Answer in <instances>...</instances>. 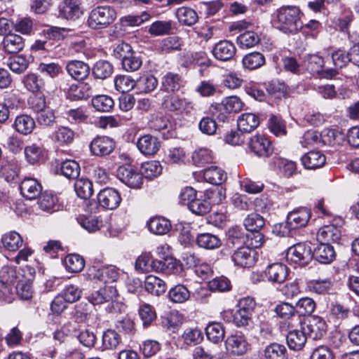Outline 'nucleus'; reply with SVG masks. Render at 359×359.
Instances as JSON below:
<instances>
[{
  "label": "nucleus",
  "mask_w": 359,
  "mask_h": 359,
  "mask_svg": "<svg viewBox=\"0 0 359 359\" xmlns=\"http://www.w3.org/2000/svg\"><path fill=\"white\" fill-rule=\"evenodd\" d=\"M248 147L252 152L259 157H273L275 154L271 142L263 135L252 136L248 142Z\"/></svg>",
  "instance_id": "obj_10"
},
{
  "label": "nucleus",
  "mask_w": 359,
  "mask_h": 359,
  "mask_svg": "<svg viewBox=\"0 0 359 359\" xmlns=\"http://www.w3.org/2000/svg\"><path fill=\"white\" fill-rule=\"evenodd\" d=\"M302 163L306 169H316L323 166L326 162L325 156L319 151H311L301 158Z\"/></svg>",
  "instance_id": "obj_27"
},
{
  "label": "nucleus",
  "mask_w": 359,
  "mask_h": 359,
  "mask_svg": "<svg viewBox=\"0 0 359 359\" xmlns=\"http://www.w3.org/2000/svg\"><path fill=\"white\" fill-rule=\"evenodd\" d=\"M203 177L206 182L219 185L226 181L227 176L222 168L217 166H210L204 170Z\"/></svg>",
  "instance_id": "obj_37"
},
{
  "label": "nucleus",
  "mask_w": 359,
  "mask_h": 359,
  "mask_svg": "<svg viewBox=\"0 0 359 359\" xmlns=\"http://www.w3.org/2000/svg\"><path fill=\"white\" fill-rule=\"evenodd\" d=\"M118 290L116 285L112 284L105 285L87 297L88 302L93 305H100L107 302L114 304L118 301Z\"/></svg>",
  "instance_id": "obj_8"
},
{
  "label": "nucleus",
  "mask_w": 359,
  "mask_h": 359,
  "mask_svg": "<svg viewBox=\"0 0 359 359\" xmlns=\"http://www.w3.org/2000/svg\"><path fill=\"white\" fill-rule=\"evenodd\" d=\"M237 124L239 130L245 133H249L258 127L259 118L255 114L245 113L238 117Z\"/></svg>",
  "instance_id": "obj_31"
},
{
  "label": "nucleus",
  "mask_w": 359,
  "mask_h": 359,
  "mask_svg": "<svg viewBox=\"0 0 359 359\" xmlns=\"http://www.w3.org/2000/svg\"><path fill=\"white\" fill-rule=\"evenodd\" d=\"M181 270V264L172 257L166 256L156 262V272L170 275L176 274Z\"/></svg>",
  "instance_id": "obj_26"
},
{
  "label": "nucleus",
  "mask_w": 359,
  "mask_h": 359,
  "mask_svg": "<svg viewBox=\"0 0 359 359\" xmlns=\"http://www.w3.org/2000/svg\"><path fill=\"white\" fill-rule=\"evenodd\" d=\"M242 63L245 68L253 70L264 65L265 57L264 55L259 52H252L243 57Z\"/></svg>",
  "instance_id": "obj_48"
},
{
  "label": "nucleus",
  "mask_w": 359,
  "mask_h": 359,
  "mask_svg": "<svg viewBox=\"0 0 359 359\" xmlns=\"http://www.w3.org/2000/svg\"><path fill=\"white\" fill-rule=\"evenodd\" d=\"M68 74L75 80L81 81L86 79L90 74V67L79 60H72L66 65Z\"/></svg>",
  "instance_id": "obj_25"
},
{
  "label": "nucleus",
  "mask_w": 359,
  "mask_h": 359,
  "mask_svg": "<svg viewBox=\"0 0 359 359\" xmlns=\"http://www.w3.org/2000/svg\"><path fill=\"white\" fill-rule=\"evenodd\" d=\"M121 342V335L114 330L109 329L102 335V346L106 349H115Z\"/></svg>",
  "instance_id": "obj_53"
},
{
  "label": "nucleus",
  "mask_w": 359,
  "mask_h": 359,
  "mask_svg": "<svg viewBox=\"0 0 359 359\" xmlns=\"http://www.w3.org/2000/svg\"><path fill=\"white\" fill-rule=\"evenodd\" d=\"M136 144L140 153L146 156L155 155L159 151L161 146L158 138L149 134L140 137Z\"/></svg>",
  "instance_id": "obj_16"
},
{
  "label": "nucleus",
  "mask_w": 359,
  "mask_h": 359,
  "mask_svg": "<svg viewBox=\"0 0 359 359\" xmlns=\"http://www.w3.org/2000/svg\"><path fill=\"white\" fill-rule=\"evenodd\" d=\"M114 86L116 90L126 93L135 88V81L129 76L118 75L114 78Z\"/></svg>",
  "instance_id": "obj_60"
},
{
  "label": "nucleus",
  "mask_w": 359,
  "mask_h": 359,
  "mask_svg": "<svg viewBox=\"0 0 359 359\" xmlns=\"http://www.w3.org/2000/svg\"><path fill=\"white\" fill-rule=\"evenodd\" d=\"M61 173L67 178H76L80 173V166L73 160H66L61 163Z\"/></svg>",
  "instance_id": "obj_63"
},
{
  "label": "nucleus",
  "mask_w": 359,
  "mask_h": 359,
  "mask_svg": "<svg viewBox=\"0 0 359 359\" xmlns=\"http://www.w3.org/2000/svg\"><path fill=\"white\" fill-rule=\"evenodd\" d=\"M311 217V211L306 207H300L290 212L285 224L275 226L274 231L280 236L289 235L290 230L305 227Z\"/></svg>",
  "instance_id": "obj_2"
},
{
  "label": "nucleus",
  "mask_w": 359,
  "mask_h": 359,
  "mask_svg": "<svg viewBox=\"0 0 359 359\" xmlns=\"http://www.w3.org/2000/svg\"><path fill=\"white\" fill-rule=\"evenodd\" d=\"M333 287V283L330 278L310 280L306 283V288L310 292L318 294L329 293Z\"/></svg>",
  "instance_id": "obj_32"
},
{
  "label": "nucleus",
  "mask_w": 359,
  "mask_h": 359,
  "mask_svg": "<svg viewBox=\"0 0 359 359\" xmlns=\"http://www.w3.org/2000/svg\"><path fill=\"white\" fill-rule=\"evenodd\" d=\"M24 153L27 161L31 164H35L39 162L43 156L42 147L36 144L25 147Z\"/></svg>",
  "instance_id": "obj_61"
},
{
  "label": "nucleus",
  "mask_w": 359,
  "mask_h": 359,
  "mask_svg": "<svg viewBox=\"0 0 359 359\" xmlns=\"http://www.w3.org/2000/svg\"><path fill=\"white\" fill-rule=\"evenodd\" d=\"M215 195H218L221 197L222 190L217 188L208 191L206 194L199 191L194 201L189 205V209L193 213L198 215H203L209 212L211 210V203L215 202V201L212 200ZM221 200L222 198H219L218 202L221 201Z\"/></svg>",
  "instance_id": "obj_7"
},
{
  "label": "nucleus",
  "mask_w": 359,
  "mask_h": 359,
  "mask_svg": "<svg viewBox=\"0 0 359 359\" xmlns=\"http://www.w3.org/2000/svg\"><path fill=\"white\" fill-rule=\"evenodd\" d=\"M74 190L81 198H89L93 193V183L88 179H77L74 183Z\"/></svg>",
  "instance_id": "obj_50"
},
{
  "label": "nucleus",
  "mask_w": 359,
  "mask_h": 359,
  "mask_svg": "<svg viewBox=\"0 0 359 359\" xmlns=\"http://www.w3.org/2000/svg\"><path fill=\"white\" fill-rule=\"evenodd\" d=\"M139 316L144 327H148L156 319V313L154 308L149 304H142L138 309Z\"/></svg>",
  "instance_id": "obj_52"
},
{
  "label": "nucleus",
  "mask_w": 359,
  "mask_h": 359,
  "mask_svg": "<svg viewBox=\"0 0 359 359\" xmlns=\"http://www.w3.org/2000/svg\"><path fill=\"white\" fill-rule=\"evenodd\" d=\"M161 106L168 111L186 114L194 108L191 101L173 93H168L163 97Z\"/></svg>",
  "instance_id": "obj_5"
},
{
  "label": "nucleus",
  "mask_w": 359,
  "mask_h": 359,
  "mask_svg": "<svg viewBox=\"0 0 359 359\" xmlns=\"http://www.w3.org/2000/svg\"><path fill=\"white\" fill-rule=\"evenodd\" d=\"M93 107L99 111H109L114 107L113 99L106 95H99L93 97L91 100Z\"/></svg>",
  "instance_id": "obj_55"
},
{
  "label": "nucleus",
  "mask_w": 359,
  "mask_h": 359,
  "mask_svg": "<svg viewBox=\"0 0 359 359\" xmlns=\"http://www.w3.org/2000/svg\"><path fill=\"white\" fill-rule=\"evenodd\" d=\"M269 165L273 170L282 171L287 177L293 175L297 171L295 162L281 158L276 153L270 158Z\"/></svg>",
  "instance_id": "obj_22"
},
{
  "label": "nucleus",
  "mask_w": 359,
  "mask_h": 359,
  "mask_svg": "<svg viewBox=\"0 0 359 359\" xmlns=\"http://www.w3.org/2000/svg\"><path fill=\"white\" fill-rule=\"evenodd\" d=\"M158 81L150 74H144L135 81V88L139 93H147L153 91L157 86Z\"/></svg>",
  "instance_id": "obj_43"
},
{
  "label": "nucleus",
  "mask_w": 359,
  "mask_h": 359,
  "mask_svg": "<svg viewBox=\"0 0 359 359\" xmlns=\"http://www.w3.org/2000/svg\"><path fill=\"white\" fill-rule=\"evenodd\" d=\"M140 172L146 178L157 177L162 172V166L159 161H150L144 162L140 168Z\"/></svg>",
  "instance_id": "obj_51"
},
{
  "label": "nucleus",
  "mask_w": 359,
  "mask_h": 359,
  "mask_svg": "<svg viewBox=\"0 0 359 359\" xmlns=\"http://www.w3.org/2000/svg\"><path fill=\"white\" fill-rule=\"evenodd\" d=\"M168 296L171 302L182 304L189 299L190 292L184 285L178 284L169 290Z\"/></svg>",
  "instance_id": "obj_46"
},
{
  "label": "nucleus",
  "mask_w": 359,
  "mask_h": 359,
  "mask_svg": "<svg viewBox=\"0 0 359 359\" xmlns=\"http://www.w3.org/2000/svg\"><path fill=\"white\" fill-rule=\"evenodd\" d=\"M264 355L265 359H287V351L284 345L272 343L265 348Z\"/></svg>",
  "instance_id": "obj_45"
},
{
  "label": "nucleus",
  "mask_w": 359,
  "mask_h": 359,
  "mask_svg": "<svg viewBox=\"0 0 359 359\" xmlns=\"http://www.w3.org/2000/svg\"><path fill=\"white\" fill-rule=\"evenodd\" d=\"M210 60L204 51L189 52L184 55V63L187 65H196L207 68L210 65Z\"/></svg>",
  "instance_id": "obj_39"
},
{
  "label": "nucleus",
  "mask_w": 359,
  "mask_h": 359,
  "mask_svg": "<svg viewBox=\"0 0 359 359\" xmlns=\"http://www.w3.org/2000/svg\"><path fill=\"white\" fill-rule=\"evenodd\" d=\"M341 236L340 229L333 224L323 226L320 228L317 238L320 242H337Z\"/></svg>",
  "instance_id": "obj_30"
},
{
  "label": "nucleus",
  "mask_w": 359,
  "mask_h": 359,
  "mask_svg": "<svg viewBox=\"0 0 359 359\" xmlns=\"http://www.w3.org/2000/svg\"><path fill=\"white\" fill-rule=\"evenodd\" d=\"M313 257L320 263L327 264L336 258V252L333 246L321 242L312 253Z\"/></svg>",
  "instance_id": "obj_24"
},
{
  "label": "nucleus",
  "mask_w": 359,
  "mask_h": 359,
  "mask_svg": "<svg viewBox=\"0 0 359 359\" xmlns=\"http://www.w3.org/2000/svg\"><path fill=\"white\" fill-rule=\"evenodd\" d=\"M205 334L209 341L214 344H217L223 340L225 330L221 323H212L206 327Z\"/></svg>",
  "instance_id": "obj_47"
},
{
  "label": "nucleus",
  "mask_w": 359,
  "mask_h": 359,
  "mask_svg": "<svg viewBox=\"0 0 359 359\" xmlns=\"http://www.w3.org/2000/svg\"><path fill=\"white\" fill-rule=\"evenodd\" d=\"M35 274L34 268L26 266L17 271L15 284L14 285L15 295H18L22 299H29L32 297L34 290L32 280Z\"/></svg>",
  "instance_id": "obj_3"
},
{
  "label": "nucleus",
  "mask_w": 359,
  "mask_h": 359,
  "mask_svg": "<svg viewBox=\"0 0 359 359\" xmlns=\"http://www.w3.org/2000/svg\"><path fill=\"white\" fill-rule=\"evenodd\" d=\"M145 290L156 296H160L166 290V285L161 278L155 276H148L144 280Z\"/></svg>",
  "instance_id": "obj_35"
},
{
  "label": "nucleus",
  "mask_w": 359,
  "mask_h": 359,
  "mask_svg": "<svg viewBox=\"0 0 359 359\" xmlns=\"http://www.w3.org/2000/svg\"><path fill=\"white\" fill-rule=\"evenodd\" d=\"M117 176L122 182L131 188L139 189L143 184L141 172H137L130 167L120 166L117 170Z\"/></svg>",
  "instance_id": "obj_15"
},
{
  "label": "nucleus",
  "mask_w": 359,
  "mask_h": 359,
  "mask_svg": "<svg viewBox=\"0 0 359 359\" xmlns=\"http://www.w3.org/2000/svg\"><path fill=\"white\" fill-rule=\"evenodd\" d=\"M74 138V132L68 127L60 126L53 134V140L60 145L71 144Z\"/></svg>",
  "instance_id": "obj_49"
},
{
  "label": "nucleus",
  "mask_w": 359,
  "mask_h": 359,
  "mask_svg": "<svg viewBox=\"0 0 359 359\" xmlns=\"http://www.w3.org/2000/svg\"><path fill=\"white\" fill-rule=\"evenodd\" d=\"M306 335L304 330H292L289 331L286 336V341L289 348L294 351L302 350L306 342Z\"/></svg>",
  "instance_id": "obj_29"
},
{
  "label": "nucleus",
  "mask_w": 359,
  "mask_h": 359,
  "mask_svg": "<svg viewBox=\"0 0 359 359\" xmlns=\"http://www.w3.org/2000/svg\"><path fill=\"white\" fill-rule=\"evenodd\" d=\"M304 16L299 8L294 6H283L277 10L276 18L279 22H297Z\"/></svg>",
  "instance_id": "obj_21"
},
{
  "label": "nucleus",
  "mask_w": 359,
  "mask_h": 359,
  "mask_svg": "<svg viewBox=\"0 0 359 359\" xmlns=\"http://www.w3.org/2000/svg\"><path fill=\"white\" fill-rule=\"evenodd\" d=\"M17 271L13 266H4L0 271V299L11 302L15 297L14 285Z\"/></svg>",
  "instance_id": "obj_4"
},
{
  "label": "nucleus",
  "mask_w": 359,
  "mask_h": 359,
  "mask_svg": "<svg viewBox=\"0 0 359 359\" xmlns=\"http://www.w3.org/2000/svg\"><path fill=\"white\" fill-rule=\"evenodd\" d=\"M343 138V135L335 129H325L320 134V141L330 146L339 144Z\"/></svg>",
  "instance_id": "obj_59"
},
{
  "label": "nucleus",
  "mask_w": 359,
  "mask_h": 359,
  "mask_svg": "<svg viewBox=\"0 0 359 359\" xmlns=\"http://www.w3.org/2000/svg\"><path fill=\"white\" fill-rule=\"evenodd\" d=\"M88 278L91 280L103 282L105 285H114L119 278L118 269L114 266H90L87 270Z\"/></svg>",
  "instance_id": "obj_6"
},
{
  "label": "nucleus",
  "mask_w": 359,
  "mask_h": 359,
  "mask_svg": "<svg viewBox=\"0 0 359 359\" xmlns=\"http://www.w3.org/2000/svg\"><path fill=\"white\" fill-rule=\"evenodd\" d=\"M65 264L69 272H80L85 266V262L82 257L76 254L68 255L65 259Z\"/></svg>",
  "instance_id": "obj_57"
},
{
  "label": "nucleus",
  "mask_w": 359,
  "mask_h": 359,
  "mask_svg": "<svg viewBox=\"0 0 359 359\" xmlns=\"http://www.w3.org/2000/svg\"><path fill=\"white\" fill-rule=\"evenodd\" d=\"M231 260L238 267L250 268L255 264L257 260V253L251 248L240 247L233 252Z\"/></svg>",
  "instance_id": "obj_11"
},
{
  "label": "nucleus",
  "mask_w": 359,
  "mask_h": 359,
  "mask_svg": "<svg viewBox=\"0 0 359 359\" xmlns=\"http://www.w3.org/2000/svg\"><path fill=\"white\" fill-rule=\"evenodd\" d=\"M268 126L270 131L277 137L285 135L287 133L285 123L280 117L271 116Z\"/></svg>",
  "instance_id": "obj_64"
},
{
  "label": "nucleus",
  "mask_w": 359,
  "mask_h": 359,
  "mask_svg": "<svg viewBox=\"0 0 359 359\" xmlns=\"http://www.w3.org/2000/svg\"><path fill=\"white\" fill-rule=\"evenodd\" d=\"M148 227L151 232L157 235L167 233L171 229L170 222L163 217H154L148 222Z\"/></svg>",
  "instance_id": "obj_38"
},
{
  "label": "nucleus",
  "mask_w": 359,
  "mask_h": 359,
  "mask_svg": "<svg viewBox=\"0 0 359 359\" xmlns=\"http://www.w3.org/2000/svg\"><path fill=\"white\" fill-rule=\"evenodd\" d=\"M306 334L314 340L321 339L327 332V324L320 316H313L302 327Z\"/></svg>",
  "instance_id": "obj_17"
},
{
  "label": "nucleus",
  "mask_w": 359,
  "mask_h": 359,
  "mask_svg": "<svg viewBox=\"0 0 359 359\" xmlns=\"http://www.w3.org/2000/svg\"><path fill=\"white\" fill-rule=\"evenodd\" d=\"M260 39L257 33L252 31H247L241 34L236 39L237 43L242 48H249L257 45Z\"/></svg>",
  "instance_id": "obj_58"
},
{
  "label": "nucleus",
  "mask_w": 359,
  "mask_h": 359,
  "mask_svg": "<svg viewBox=\"0 0 359 359\" xmlns=\"http://www.w3.org/2000/svg\"><path fill=\"white\" fill-rule=\"evenodd\" d=\"M264 218L259 214L251 213L244 219L243 224L248 231H258L264 226Z\"/></svg>",
  "instance_id": "obj_62"
},
{
  "label": "nucleus",
  "mask_w": 359,
  "mask_h": 359,
  "mask_svg": "<svg viewBox=\"0 0 359 359\" xmlns=\"http://www.w3.org/2000/svg\"><path fill=\"white\" fill-rule=\"evenodd\" d=\"M196 241L199 248L205 250H215L222 245V241L219 237L210 233L198 234Z\"/></svg>",
  "instance_id": "obj_34"
},
{
  "label": "nucleus",
  "mask_w": 359,
  "mask_h": 359,
  "mask_svg": "<svg viewBox=\"0 0 359 359\" xmlns=\"http://www.w3.org/2000/svg\"><path fill=\"white\" fill-rule=\"evenodd\" d=\"M267 280L273 283H282L287 276V267L282 263H273L265 270Z\"/></svg>",
  "instance_id": "obj_23"
},
{
  "label": "nucleus",
  "mask_w": 359,
  "mask_h": 359,
  "mask_svg": "<svg viewBox=\"0 0 359 359\" xmlns=\"http://www.w3.org/2000/svg\"><path fill=\"white\" fill-rule=\"evenodd\" d=\"M56 202V196L45 192L40 197L38 204L41 210L48 213H52L58 209Z\"/></svg>",
  "instance_id": "obj_56"
},
{
  "label": "nucleus",
  "mask_w": 359,
  "mask_h": 359,
  "mask_svg": "<svg viewBox=\"0 0 359 359\" xmlns=\"http://www.w3.org/2000/svg\"><path fill=\"white\" fill-rule=\"evenodd\" d=\"M93 93V86L89 83L72 85L69 91V96L75 100H86L92 95Z\"/></svg>",
  "instance_id": "obj_36"
},
{
  "label": "nucleus",
  "mask_w": 359,
  "mask_h": 359,
  "mask_svg": "<svg viewBox=\"0 0 359 359\" xmlns=\"http://www.w3.org/2000/svg\"><path fill=\"white\" fill-rule=\"evenodd\" d=\"M22 196L27 200H34L41 196L42 186L35 178L25 177L20 184Z\"/></svg>",
  "instance_id": "obj_18"
},
{
  "label": "nucleus",
  "mask_w": 359,
  "mask_h": 359,
  "mask_svg": "<svg viewBox=\"0 0 359 359\" xmlns=\"http://www.w3.org/2000/svg\"><path fill=\"white\" fill-rule=\"evenodd\" d=\"M225 348L230 354L241 356L248 352L250 344L244 334L236 333L228 336L225 340Z\"/></svg>",
  "instance_id": "obj_12"
},
{
  "label": "nucleus",
  "mask_w": 359,
  "mask_h": 359,
  "mask_svg": "<svg viewBox=\"0 0 359 359\" xmlns=\"http://www.w3.org/2000/svg\"><path fill=\"white\" fill-rule=\"evenodd\" d=\"M112 65L106 60H99L93 66V74L95 78L105 79L113 73Z\"/></svg>",
  "instance_id": "obj_54"
},
{
  "label": "nucleus",
  "mask_w": 359,
  "mask_h": 359,
  "mask_svg": "<svg viewBox=\"0 0 359 359\" xmlns=\"http://www.w3.org/2000/svg\"><path fill=\"white\" fill-rule=\"evenodd\" d=\"M236 52L234 44L229 41L223 40L217 43L212 50L214 57L219 60L228 61L233 57Z\"/></svg>",
  "instance_id": "obj_19"
},
{
  "label": "nucleus",
  "mask_w": 359,
  "mask_h": 359,
  "mask_svg": "<svg viewBox=\"0 0 359 359\" xmlns=\"http://www.w3.org/2000/svg\"><path fill=\"white\" fill-rule=\"evenodd\" d=\"M98 203L104 209L115 210L121 204V197L119 192L114 188L102 189L97 196Z\"/></svg>",
  "instance_id": "obj_13"
},
{
  "label": "nucleus",
  "mask_w": 359,
  "mask_h": 359,
  "mask_svg": "<svg viewBox=\"0 0 359 359\" xmlns=\"http://www.w3.org/2000/svg\"><path fill=\"white\" fill-rule=\"evenodd\" d=\"M1 242L6 249L16 251L22 245L23 239L18 232L13 231L5 233L1 238Z\"/></svg>",
  "instance_id": "obj_44"
},
{
  "label": "nucleus",
  "mask_w": 359,
  "mask_h": 359,
  "mask_svg": "<svg viewBox=\"0 0 359 359\" xmlns=\"http://www.w3.org/2000/svg\"><path fill=\"white\" fill-rule=\"evenodd\" d=\"M275 27L282 32L286 34H294L299 31L302 32L305 36L309 35L310 30L317 29L318 24H305L304 25H301L299 27L297 26V24H276Z\"/></svg>",
  "instance_id": "obj_41"
},
{
  "label": "nucleus",
  "mask_w": 359,
  "mask_h": 359,
  "mask_svg": "<svg viewBox=\"0 0 359 359\" xmlns=\"http://www.w3.org/2000/svg\"><path fill=\"white\" fill-rule=\"evenodd\" d=\"M115 142L107 136H98L94 138L90 144V152L97 156L110 154L115 148Z\"/></svg>",
  "instance_id": "obj_14"
},
{
  "label": "nucleus",
  "mask_w": 359,
  "mask_h": 359,
  "mask_svg": "<svg viewBox=\"0 0 359 359\" xmlns=\"http://www.w3.org/2000/svg\"><path fill=\"white\" fill-rule=\"evenodd\" d=\"M116 18V12L109 6H99L93 9L88 22H112Z\"/></svg>",
  "instance_id": "obj_20"
},
{
  "label": "nucleus",
  "mask_w": 359,
  "mask_h": 359,
  "mask_svg": "<svg viewBox=\"0 0 359 359\" xmlns=\"http://www.w3.org/2000/svg\"><path fill=\"white\" fill-rule=\"evenodd\" d=\"M182 86L181 76L177 74L169 72L166 74L161 81V90L168 92H175Z\"/></svg>",
  "instance_id": "obj_42"
},
{
  "label": "nucleus",
  "mask_w": 359,
  "mask_h": 359,
  "mask_svg": "<svg viewBox=\"0 0 359 359\" xmlns=\"http://www.w3.org/2000/svg\"><path fill=\"white\" fill-rule=\"evenodd\" d=\"M157 260L154 259L149 252L142 253L135 261V269L142 273L156 271V262Z\"/></svg>",
  "instance_id": "obj_40"
},
{
  "label": "nucleus",
  "mask_w": 359,
  "mask_h": 359,
  "mask_svg": "<svg viewBox=\"0 0 359 359\" xmlns=\"http://www.w3.org/2000/svg\"><path fill=\"white\" fill-rule=\"evenodd\" d=\"M32 30L30 24H0V35L4 36V50L8 53H17L24 48L23 39L16 32L29 34Z\"/></svg>",
  "instance_id": "obj_1"
},
{
  "label": "nucleus",
  "mask_w": 359,
  "mask_h": 359,
  "mask_svg": "<svg viewBox=\"0 0 359 359\" xmlns=\"http://www.w3.org/2000/svg\"><path fill=\"white\" fill-rule=\"evenodd\" d=\"M311 247L305 243H297L287 249L286 258L288 261L306 265L312 259Z\"/></svg>",
  "instance_id": "obj_9"
},
{
  "label": "nucleus",
  "mask_w": 359,
  "mask_h": 359,
  "mask_svg": "<svg viewBox=\"0 0 359 359\" xmlns=\"http://www.w3.org/2000/svg\"><path fill=\"white\" fill-rule=\"evenodd\" d=\"M32 60L31 55H18L9 58L8 66L12 72L22 74L26 71Z\"/></svg>",
  "instance_id": "obj_33"
},
{
  "label": "nucleus",
  "mask_w": 359,
  "mask_h": 359,
  "mask_svg": "<svg viewBox=\"0 0 359 359\" xmlns=\"http://www.w3.org/2000/svg\"><path fill=\"white\" fill-rule=\"evenodd\" d=\"M36 126L34 119L29 115L20 114L18 116L13 124V128L20 134L29 135Z\"/></svg>",
  "instance_id": "obj_28"
}]
</instances>
